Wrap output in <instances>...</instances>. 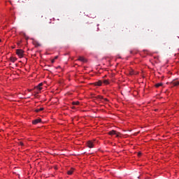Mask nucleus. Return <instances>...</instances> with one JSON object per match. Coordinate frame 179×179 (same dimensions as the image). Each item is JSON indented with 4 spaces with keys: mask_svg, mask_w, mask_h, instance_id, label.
<instances>
[{
    "mask_svg": "<svg viewBox=\"0 0 179 179\" xmlns=\"http://www.w3.org/2000/svg\"><path fill=\"white\" fill-rule=\"evenodd\" d=\"M24 52V51H23V50L22 49H18L16 50V54L20 57V58H22L23 57Z\"/></svg>",
    "mask_w": 179,
    "mask_h": 179,
    "instance_id": "f257e3e1",
    "label": "nucleus"
},
{
    "mask_svg": "<svg viewBox=\"0 0 179 179\" xmlns=\"http://www.w3.org/2000/svg\"><path fill=\"white\" fill-rule=\"evenodd\" d=\"M171 86H178L179 85V81L177 79L173 80L170 83Z\"/></svg>",
    "mask_w": 179,
    "mask_h": 179,
    "instance_id": "f03ea898",
    "label": "nucleus"
},
{
    "mask_svg": "<svg viewBox=\"0 0 179 179\" xmlns=\"http://www.w3.org/2000/svg\"><path fill=\"white\" fill-rule=\"evenodd\" d=\"M108 134L110 135H116L117 138H118V136H120V135H118V134H120V133L117 132V131H115V130H112V131H109Z\"/></svg>",
    "mask_w": 179,
    "mask_h": 179,
    "instance_id": "7ed1b4c3",
    "label": "nucleus"
},
{
    "mask_svg": "<svg viewBox=\"0 0 179 179\" xmlns=\"http://www.w3.org/2000/svg\"><path fill=\"white\" fill-rule=\"evenodd\" d=\"M87 145L88 148L92 149V148H94V143H93V141H87Z\"/></svg>",
    "mask_w": 179,
    "mask_h": 179,
    "instance_id": "20e7f679",
    "label": "nucleus"
},
{
    "mask_svg": "<svg viewBox=\"0 0 179 179\" xmlns=\"http://www.w3.org/2000/svg\"><path fill=\"white\" fill-rule=\"evenodd\" d=\"M39 122H41V120L40 118L39 119H36V120L32 121V124L34 125H37V124H38Z\"/></svg>",
    "mask_w": 179,
    "mask_h": 179,
    "instance_id": "39448f33",
    "label": "nucleus"
},
{
    "mask_svg": "<svg viewBox=\"0 0 179 179\" xmlns=\"http://www.w3.org/2000/svg\"><path fill=\"white\" fill-rule=\"evenodd\" d=\"M102 84H103L102 80H99L97 82L94 83V86H101Z\"/></svg>",
    "mask_w": 179,
    "mask_h": 179,
    "instance_id": "423d86ee",
    "label": "nucleus"
},
{
    "mask_svg": "<svg viewBox=\"0 0 179 179\" xmlns=\"http://www.w3.org/2000/svg\"><path fill=\"white\" fill-rule=\"evenodd\" d=\"M74 171L75 169L73 168H71V169L67 171V174L69 176H72V174H73Z\"/></svg>",
    "mask_w": 179,
    "mask_h": 179,
    "instance_id": "0eeeda50",
    "label": "nucleus"
},
{
    "mask_svg": "<svg viewBox=\"0 0 179 179\" xmlns=\"http://www.w3.org/2000/svg\"><path fill=\"white\" fill-rule=\"evenodd\" d=\"M41 86H43V83L38 84V85H37V86L36 87V89L37 90H39V92H40V90H42V89H43V87H41Z\"/></svg>",
    "mask_w": 179,
    "mask_h": 179,
    "instance_id": "6e6552de",
    "label": "nucleus"
},
{
    "mask_svg": "<svg viewBox=\"0 0 179 179\" xmlns=\"http://www.w3.org/2000/svg\"><path fill=\"white\" fill-rule=\"evenodd\" d=\"M78 61H80L81 62H86V59H85V57H79V58L78 59Z\"/></svg>",
    "mask_w": 179,
    "mask_h": 179,
    "instance_id": "1a4fd4ad",
    "label": "nucleus"
},
{
    "mask_svg": "<svg viewBox=\"0 0 179 179\" xmlns=\"http://www.w3.org/2000/svg\"><path fill=\"white\" fill-rule=\"evenodd\" d=\"M96 99H99V100H104L105 101H108V99H103L102 96L98 95L96 96Z\"/></svg>",
    "mask_w": 179,
    "mask_h": 179,
    "instance_id": "9d476101",
    "label": "nucleus"
},
{
    "mask_svg": "<svg viewBox=\"0 0 179 179\" xmlns=\"http://www.w3.org/2000/svg\"><path fill=\"white\" fill-rule=\"evenodd\" d=\"M10 59L11 62H16V61L17 60V59L15 57H10Z\"/></svg>",
    "mask_w": 179,
    "mask_h": 179,
    "instance_id": "9b49d317",
    "label": "nucleus"
},
{
    "mask_svg": "<svg viewBox=\"0 0 179 179\" xmlns=\"http://www.w3.org/2000/svg\"><path fill=\"white\" fill-rule=\"evenodd\" d=\"M103 83H104V85H109L110 82L108 81V80H103L102 81Z\"/></svg>",
    "mask_w": 179,
    "mask_h": 179,
    "instance_id": "f8f14e48",
    "label": "nucleus"
},
{
    "mask_svg": "<svg viewBox=\"0 0 179 179\" xmlns=\"http://www.w3.org/2000/svg\"><path fill=\"white\" fill-rule=\"evenodd\" d=\"M160 86H163V83H159L155 84V87H160Z\"/></svg>",
    "mask_w": 179,
    "mask_h": 179,
    "instance_id": "ddd939ff",
    "label": "nucleus"
},
{
    "mask_svg": "<svg viewBox=\"0 0 179 179\" xmlns=\"http://www.w3.org/2000/svg\"><path fill=\"white\" fill-rule=\"evenodd\" d=\"M43 110H44L43 108H40L39 109L36 110V113H40V111H43Z\"/></svg>",
    "mask_w": 179,
    "mask_h": 179,
    "instance_id": "4468645a",
    "label": "nucleus"
},
{
    "mask_svg": "<svg viewBox=\"0 0 179 179\" xmlns=\"http://www.w3.org/2000/svg\"><path fill=\"white\" fill-rule=\"evenodd\" d=\"M78 104H79V101L73 102V106H78Z\"/></svg>",
    "mask_w": 179,
    "mask_h": 179,
    "instance_id": "2eb2a0df",
    "label": "nucleus"
},
{
    "mask_svg": "<svg viewBox=\"0 0 179 179\" xmlns=\"http://www.w3.org/2000/svg\"><path fill=\"white\" fill-rule=\"evenodd\" d=\"M51 62H52V64H54V62H55V59H52Z\"/></svg>",
    "mask_w": 179,
    "mask_h": 179,
    "instance_id": "dca6fc26",
    "label": "nucleus"
},
{
    "mask_svg": "<svg viewBox=\"0 0 179 179\" xmlns=\"http://www.w3.org/2000/svg\"><path fill=\"white\" fill-rule=\"evenodd\" d=\"M20 145L21 146H24V144H23L22 142H20Z\"/></svg>",
    "mask_w": 179,
    "mask_h": 179,
    "instance_id": "f3484780",
    "label": "nucleus"
},
{
    "mask_svg": "<svg viewBox=\"0 0 179 179\" xmlns=\"http://www.w3.org/2000/svg\"><path fill=\"white\" fill-rule=\"evenodd\" d=\"M53 59H58V56H55V58Z\"/></svg>",
    "mask_w": 179,
    "mask_h": 179,
    "instance_id": "a211bd4d",
    "label": "nucleus"
},
{
    "mask_svg": "<svg viewBox=\"0 0 179 179\" xmlns=\"http://www.w3.org/2000/svg\"><path fill=\"white\" fill-rule=\"evenodd\" d=\"M130 54H134V51L131 50Z\"/></svg>",
    "mask_w": 179,
    "mask_h": 179,
    "instance_id": "6ab92c4d",
    "label": "nucleus"
},
{
    "mask_svg": "<svg viewBox=\"0 0 179 179\" xmlns=\"http://www.w3.org/2000/svg\"><path fill=\"white\" fill-rule=\"evenodd\" d=\"M37 45H38V46H40V43H37Z\"/></svg>",
    "mask_w": 179,
    "mask_h": 179,
    "instance_id": "aec40b11",
    "label": "nucleus"
},
{
    "mask_svg": "<svg viewBox=\"0 0 179 179\" xmlns=\"http://www.w3.org/2000/svg\"><path fill=\"white\" fill-rule=\"evenodd\" d=\"M0 43H1V39H0Z\"/></svg>",
    "mask_w": 179,
    "mask_h": 179,
    "instance_id": "412c9836",
    "label": "nucleus"
}]
</instances>
